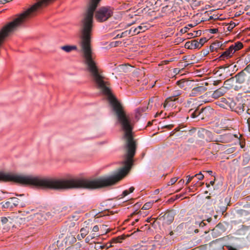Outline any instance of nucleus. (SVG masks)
Masks as SVG:
<instances>
[{"instance_id":"nucleus-8","label":"nucleus","mask_w":250,"mask_h":250,"mask_svg":"<svg viewBox=\"0 0 250 250\" xmlns=\"http://www.w3.org/2000/svg\"><path fill=\"white\" fill-rule=\"evenodd\" d=\"M225 93V91L223 88H220L215 90L212 94V98L217 99L223 96Z\"/></svg>"},{"instance_id":"nucleus-17","label":"nucleus","mask_w":250,"mask_h":250,"mask_svg":"<svg viewBox=\"0 0 250 250\" xmlns=\"http://www.w3.org/2000/svg\"><path fill=\"white\" fill-rule=\"evenodd\" d=\"M134 190V188L133 187H130L129 188V190H125L123 191L122 194L121 195L122 197H125L127 196L129 193H132Z\"/></svg>"},{"instance_id":"nucleus-33","label":"nucleus","mask_w":250,"mask_h":250,"mask_svg":"<svg viewBox=\"0 0 250 250\" xmlns=\"http://www.w3.org/2000/svg\"><path fill=\"white\" fill-rule=\"evenodd\" d=\"M9 1V0H0V3H5Z\"/></svg>"},{"instance_id":"nucleus-18","label":"nucleus","mask_w":250,"mask_h":250,"mask_svg":"<svg viewBox=\"0 0 250 250\" xmlns=\"http://www.w3.org/2000/svg\"><path fill=\"white\" fill-rule=\"evenodd\" d=\"M99 227L100 229L101 235H103L104 233H106L107 232L108 229L107 228V226L102 225H100Z\"/></svg>"},{"instance_id":"nucleus-16","label":"nucleus","mask_w":250,"mask_h":250,"mask_svg":"<svg viewBox=\"0 0 250 250\" xmlns=\"http://www.w3.org/2000/svg\"><path fill=\"white\" fill-rule=\"evenodd\" d=\"M189 113L190 114L192 118H195L200 114V112L197 110H193V109H190L189 111Z\"/></svg>"},{"instance_id":"nucleus-35","label":"nucleus","mask_w":250,"mask_h":250,"mask_svg":"<svg viewBox=\"0 0 250 250\" xmlns=\"http://www.w3.org/2000/svg\"><path fill=\"white\" fill-rule=\"evenodd\" d=\"M124 68H125V66H124V65H120L119 68L120 69H124Z\"/></svg>"},{"instance_id":"nucleus-28","label":"nucleus","mask_w":250,"mask_h":250,"mask_svg":"<svg viewBox=\"0 0 250 250\" xmlns=\"http://www.w3.org/2000/svg\"><path fill=\"white\" fill-rule=\"evenodd\" d=\"M95 237H92V235L91 234H90L89 235H88L87 237H86L85 239V241L86 243H89L90 241V240L94 238Z\"/></svg>"},{"instance_id":"nucleus-12","label":"nucleus","mask_w":250,"mask_h":250,"mask_svg":"<svg viewBox=\"0 0 250 250\" xmlns=\"http://www.w3.org/2000/svg\"><path fill=\"white\" fill-rule=\"evenodd\" d=\"M1 206L2 208H14V206L13 205V203L12 201H11V199L9 198L7 201H6L5 203H1Z\"/></svg>"},{"instance_id":"nucleus-6","label":"nucleus","mask_w":250,"mask_h":250,"mask_svg":"<svg viewBox=\"0 0 250 250\" xmlns=\"http://www.w3.org/2000/svg\"><path fill=\"white\" fill-rule=\"evenodd\" d=\"M185 46L186 48L190 49L199 48L198 41L194 40L190 42H187L185 45Z\"/></svg>"},{"instance_id":"nucleus-25","label":"nucleus","mask_w":250,"mask_h":250,"mask_svg":"<svg viewBox=\"0 0 250 250\" xmlns=\"http://www.w3.org/2000/svg\"><path fill=\"white\" fill-rule=\"evenodd\" d=\"M137 28L138 30H140V32H144L147 29L146 26L145 25H140L138 26Z\"/></svg>"},{"instance_id":"nucleus-24","label":"nucleus","mask_w":250,"mask_h":250,"mask_svg":"<svg viewBox=\"0 0 250 250\" xmlns=\"http://www.w3.org/2000/svg\"><path fill=\"white\" fill-rule=\"evenodd\" d=\"M178 180V178L174 177L170 179V180L167 183L168 186L172 185L175 184Z\"/></svg>"},{"instance_id":"nucleus-37","label":"nucleus","mask_w":250,"mask_h":250,"mask_svg":"<svg viewBox=\"0 0 250 250\" xmlns=\"http://www.w3.org/2000/svg\"><path fill=\"white\" fill-rule=\"evenodd\" d=\"M229 250H236L235 249H234V248H232V247H230L229 249Z\"/></svg>"},{"instance_id":"nucleus-3","label":"nucleus","mask_w":250,"mask_h":250,"mask_svg":"<svg viewBox=\"0 0 250 250\" xmlns=\"http://www.w3.org/2000/svg\"><path fill=\"white\" fill-rule=\"evenodd\" d=\"M13 220L10 217H2L0 221V229L7 231L13 225Z\"/></svg>"},{"instance_id":"nucleus-44","label":"nucleus","mask_w":250,"mask_h":250,"mask_svg":"<svg viewBox=\"0 0 250 250\" xmlns=\"http://www.w3.org/2000/svg\"><path fill=\"white\" fill-rule=\"evenodd\" d=\"M188 26H190V27H192V25L191 24H189Z\"/></svg>"},{"instance_id":"nucleus-10","label":"nucleus","mask_w":250,"mask_h":250,"mask_svg":"<svg viewBox=\"0 0 250 250\" xmlns=\"http://www.w3.org/2000/svg\"><path fill=\"white\" fill-rule=\"evenodd\" d=\"M99 231H100L99 226L98 225L94 226L92 229L91 233L90 234L92 235V237H98L101 235L100 232H98Z\"/></svg>"},{"instance_id":"nucleus-4","label":"nucleus","mask_w":250,"mask_h":250,"mask_svg":"<svg viewBox=\"0 0 250 250\" xmlns=\"http://www.w3.org/2000/svg\"><path fill=\"white\" fill-rule=\"evenodd\" d=\"M181 94V91L180 90H176L174 92L173 94V96L172 97H169L167 98L164 104V107L166 108L167 105L170 106L171 104L170 102H172L173 101H175L176 100L175 98L173 99V97H176L177 96H178Z\"/></svg>"},{"instance_id":"nucleus-48","label":"nucleus","mask_w":250,"mask_h":250,"mask_svg":"<svg viewBox=\"0 0 250 250\" xmlns=\"http://www.w3.org/2000/svg\"><path fill=\"white\" fill-rule=\"evenodd\" d=\"M138 221V219H136V220H135V221H136V222H137Z\"/></svg>"},{"instance_id":"nucleus-49","label":"nucleus","mask_w":250,"mask_h":250,"mask_svg":"<svg viewBox=\"0 0 250 250\" xmlns=\"http://www.w3.org/2000/svg\"><path fill=\"white\" fill-rule=\"evenodd\" d=\"M248 122L249 124H250L249 123V120H248Z\"/></svg>"},{"instance_id":"nucleus-31","label":"nucleus","mask_w":250,"mask_h":250,"mask_svg":"<svg viewBox=\"0 0 250 250\" xmlns=\"http://www.w3.org/2000/svg\"><path fill=\"white\" fill-rule=\"evenodd\" d=\"M188 27H185L184 28L181 29V32L184 33L188 31Z\"/></svg>"},{"instance_id":"nucleus-27","label":"nucleus","mask_w":250,"mask_h":250,"mask_svg":"<svg viewBox=\"0 0 250 250\" xmlns=\"http://www.w3.org/2000/svg\"><path fill=\"white\" fill-rule=\"evenodd\" d=\"M235 23L234 22H230L228 27V29L229 30H232L235 26Z\"/></svg>"},{"instance_id":"nucleus-38","label":"nucleus","mask_w":250,"mask_h":250,"mask_svg":"<svg viewBox=\"0 0 250 250\" xmlns=\"http://www.w3.org/2000/svg\"><path fill=\"white\" fill-rule=\"evenodd\" d=\"M214 184V181H211L210 182V185H213Z\"/></svg>"},{"instance_id":"nucleus-5","label":"nucleus","mask_w":250,"mask_h":250,"mask_svg":"<svg viewBox=\"0 0 250 250\" xmlns=\"http://www.w3.org/2000/svg\"><path fill=\"white\" fill-rule=\"evenodd\" d=\"M164 223L166 224H171L174 220V215L172 212H167L163 216Z\"/></svg>"},{"instance_id":"nucleus-13","label":"nucleus","mask_w":250,"mask_h":250,"mask_svg":"<svg viewBox=\"0 0 250 250\" xmlns=\"http://www.w3.org/2000/svg\"><path fill=\"white\" fill-rule=\"evenodd\" d=\"M76 242L75 237L71 234L68 235L65 238V243L69 244H72Z\"/></svg>"},{"instance_id":"nucleus-30","label":"nucleus","mask_w":250,"mask_h":250,"mask_svg":"<svg viewBox=\"0 0 250 250\" xmlns=\"http://www.w3.org/2000/svg\"><path fill=\"white\" fill-rule=\"evenodd\" d=\"M218 31V29L217 28H212L209 29V32L212 34L216 33Z\"/></svg>"},{"instance_id":"nucleus-20","label":"nucleus","mask_w":250,"mask_h":250,"mask_svg":"<svg viewBox=\"0 0 250 250\" xmlns=\"http://www.w3.org/2000/svg\"><path fill=\"white\" fill-rule=\"evenodd\" d=\"M129 30H132V31L130 32V35L133 36L135 34H138L140 33V30H138L137 28H134L132 27Z\"/></svg>"},{"instance_id":"nucleus-7","label":"nucleus","mask_w":250,"mask_h":250,"mask_svg":"<svg viewBox=\"0 0 250 250\" xmlns=\"http://www.w3.org/2000/svg\"><path fill=\"white\" fill-rule=\"evenodd\" d=\"M80 234H78L77 236L79 240H81L83 239L89 233V230L87 227L82 228L80 229Z\"/></svg>"},{"instance_id":"nucleus-21","label":"nucleus","mask_w":250,"mask_h":250,"mask_svg":"<svg viewBox=\"0 0 250 250\" xmlns=\"http://www.w3.org/2000/svg\"><path fill=\"white\" fill-rule=\"evenodd\" d=\"M11 201L13 203V205L14 207H16L19 203V199L16 197H12L10 198Z\"/></svg>"},{"instance_id":"nucleus-46","label":"nucleus","mask_w":250,"mask_h":250,"mask_svg":"<svg viewBox=\"0 0 250 250\" xmlns=\"http://www.w3.org/2000/svg\"><path fill=\"white\" fill-rule=\"evenodd\" d=\"M209 186V184H208V185H207V187H208Z\"/></svg>"},{"instance_id":"nucleus-36","label":"nucleus","mask_w":250,"mask_h":250,"mask_svg":"<svg viewBox=\"0 0 250 250\" xmlns=\"http://www.w3.org/2000/svg\"><path fill=\"white\" fill-rule=\"evenodd\" d=\"M200 226H204L205 225V224L203 222H201L200 224H199Z\"/></svg>"},{"instance_id":"nucleus-40","label":"nucleus","mask_w":250,"mask_h":250,"mask_svg":"<svg viewBox=\"0 0 250 250\" xmlns=\"http://www.w3.org/2000/svg\"><path fill=\"white\" fill-rule=\"evenodd\" d=\"M145 10H146V8H145V7H144V8H143V9L141 10V12H143V11H145Z\"/></svg>"},{"instance_id":"nucleus-34","label":"nucleus","mask_w":250,"mask_h":250,"mask_svg":"<svg viewBox=\"0 0 250 250\" xmlns=\"http://www.w3.org/2000/svg\"><path fill=\"white\" fill-rule=\"evenodd\" d=\"M172 126H173L172 125H166L165 127H167V128H171Z\"/></svg>"},{"instance_id":"nucleus-19","label":"nucleus","mask_w":250,"mask_h":250,"mask_svg":"<svg viewBox=\"0 0 250 250\" xmlns=\"http://www.w3.org/2000/svg\"><path fill=\"white\" fill-rule=\"evenodd\" d=\"M204 89V88L203 87H195V88H193V90H192L191 94L192 95L196 94L198 92H199Z\"/></svg>"},{"instance_id":"nucleus-45","label":"nucleus","mask_w":250,"mask_h":250,"mask_svg":"<svg viewBox=\"0 0 250 250\" xmlns=\"http://www.w3.org/2000/svg\"><path fill=\"white\" fill-rule=\"evenodd\" d=\"M152 102V99H150V100H149V102Z\"/></svg>"},{"instance_id":"nucleus-29","label":"nucleus","mask_w":250,"mask_h":250,"mask_svg":"<svg viewBox=\"0 0 250 250\" xmlns=\"http://www.w3.org/2000/svg\"><path fill=\"white\" fill-rule=\"evenodd\" d=\"M195 176H190V175L187 176L188 180L187 181V182L186 183V185H188L191 181V180Z\"/></svg>"},{"instance_id":"nucleus-23","label":"nucleus","mask_w":250,"mask_h":250,"mask_svg":"<svg viewBox=\"0 0 250 250\" xmlns=\"http://www.w3.org/2000/svg\"><path fill=\"white\" fill-rule=\"evenodd\" d=\"M206 41L207 40L206 38L200 39L199 41H198V43L199 44V48H201Z\"/></svg>"},{"instance_id":"nucleus-39","label":"nucleus","mask_w":250,"mask_h":250,"mask_svg":"<svg viewBox=\"0 0 250 250\" xmlns=\"http://www.w3.org/2000/svg\"><path fill=\"white\" fill-rule=\"evenodd\" d=\"M207 172H208V173L209 174H211V173H212V171L208 170V171H207Z\"/></svg>"},{"instance_id":"nucleus-11","label":"nucleus","mask_w":250,"mask_h":250,"mask_svg":"<svg viewBox=\"0 0 250 250\" xmlns=\"http://www.w3.org/2000/svg\"><path fill=\"white\" fill-rule=\"evenodd\" d=\"M222 45V43L219 42L212 43L210 46V50L211 52L217 51Z\"/></svg>"},{"instance_id":"nucleus-9","label":"nucleus","mask_w":250,"mask_h":250,"mask_svg":"<svg viewBox=\"0 0 250 250\" xmlns=\"http://www.w3.org/2000/svg\"><path fill=\"white\" fill-rule=\"evenodd\" d=\"M61 49L64 51L69 53L73 50H76L77 47L76 45H64L61 47Z\"/></svg>"},{"instance_id":"nucleus-32","label":"nucleus","mask_w":250,"mask_h":250,"mask_svg":"<svg viewBox=\"0 0 250 250\" xmlns=\"http://www.w3.org/2000/svg\"><path fill=\"white\" fill-rule=\"evenodd\" d=\"M184 180L181 179L179 181L178 184L182 186L184 184Z\"/></svg>"},{"instance_id":"nucleus-14","label":"nucleus","mask_w":250,"mask_h":250,"mask_svg":"<svg viewBox=\"0 0 250 250\" xmlns=\"http://www.w3.org/2000/svg\"><path fill=\"white\" fill-rule=\"evenodd\" d=\"M132 30H126L125 32H122L121 34H117L115 38H121L123 37H126L130 35V32Z\"/></svg>"},{"instance_id":"nucleus-22","label":"nucleus","mask_w":250,"mask_h":250,"mask_svg":"<svg viewBox=\"0 0 250 250\" xmlns=\"http://www.w3.org/2000/svg\"><path fill=\"white\" fill-rule=\"evenodd\" d=\"M146 109L145 108H138L136 110V117L138 118V116L141 114V113L145 111Z\"/></svg>"},{"instance_id":"nucleus-47","label":"nucleus","mask_w":250,"mask_h":250,"mask_svg":"<svg viewBox=\"0 0 250 250\" xmlns=\"http://www.w3.org/2000/svg\"><path fill=\"white\" fill-rule=\"evenodd\" d=\"M180 190V189H178L176 191V192H178Z\"/></svg>"},{"instance_id":"nucleus-42","label":"nucleus","mask_w":250,"mask_h":250,"mask_svg":"<svg viewBox=\"0 0 250 250\" xmlns=\"http://www.w3.org/2000/svg\"><path fill=\"white\" fill-rule=\"evenodd\" d=\"M150 218H148L146 221L147 222H150Z\"/></svg>"},{"instance_id":"nucleus-15","label":"nucleus","mask_w":250,"mask_h":250,"mask_svg":"<svg viewBox=\"0 0 250 250\" xmlns=\"http://www.w3.org/2000/svg\"><path fill=\"white\" fill-rule=\"evenodd\" d=\"M156 201H155V202H156ZM154 201H150V202H147L142 207V209H144V210H147V209H149V208H150L153 204H154Z\"/></svg>"},{"instance_id":"nucleus-1","label":"nucleus","mask_w":250,"mask_h":250,"mask_svg":"<svg viewBox=\"0 0 250 250\" xmlns=\"http://www.w3.org/2000/svg\"><path fill=\"white\" fill-rule=\"evenodd\" d=\"M243 44L238 42L234 44H232L219 57L220 60H225L230 58L235 51L240 50L243 47Z\"/></svg>"},{"instance_id":"nucleus-41","label":"nucleus","mask_w":250,"mask_h":250,"mask_svg":"<svg viewBox=\"0 0 250 250\" xmlns=\"http://www.w3.org/2000/svg\"><path fill=\"white\" fill-rule=\"evenodd\" d=\"M177 83H178V84L180 85V86H182V85H181V83L179 81Z\"/></svg>"},{"instance_id":"nucleus-26","label":"nucleus","mask_w":250,"mask_h":250,"mask_svg":"<svg viewBox=\"0 0 250 250\" xmlns=\"http://www.w3.org/2000/svg\"><path fill=\"white\" fill-rule=\"evenodd\" d=\"M195 177L198 176V179L199 180H202L204 179V175L202 174L201 172H200L199 173L196 174L194 175Z\"/></svg>"},{"instance_id":"nucleus-43","label":"nucleus","mask_w":250,"mask_h":250,"mask_svg":"<svg viewBox=\"0 0 250 250\" xmlns=\"http://www.w3.org/2000/svg\"><path fill=\"white\" fill-rule=\"evenodd\" d=\"M177 71H178L177 69H175L174 70V72L175 73H176Z\"/></svg>"},{"instance_id":"nucleus-2","label":"nucleus","mask_w":250,"mask_h":250,"mask_svg":"<svg viewBox=\"0 0 250 250\" xmlns=\"http://www.w3.org/2000/svg\"><path fill=\"white\" fill-rule=\"evenodd\" d=\"M112 14V11L110 8L104 7L96 11L95 17L97 21L102 22L107 20Z\"/></svg>"}]
</instances>
